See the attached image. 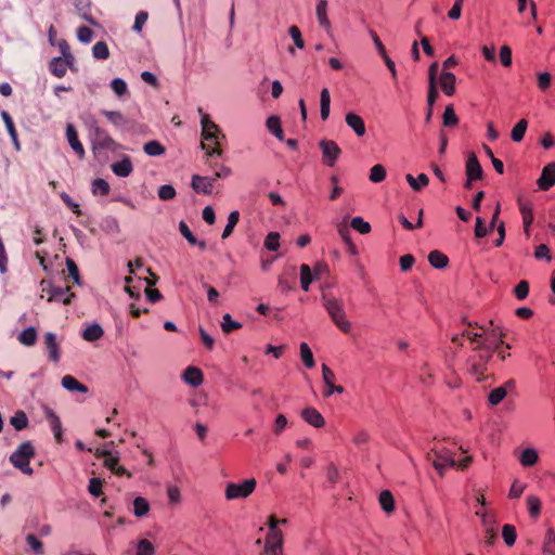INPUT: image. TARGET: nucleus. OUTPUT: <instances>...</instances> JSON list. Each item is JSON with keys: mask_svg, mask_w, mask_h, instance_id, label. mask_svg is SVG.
<instances>
[{"mask_svg": "<svg viewBox=\"0 0 555 555\" xmlns=\"http://www.w3.org/2000/svg\"><path fill=\"white\" fill-rule=\"evenodd\" d=\"M92 55L94 59L100 61H105L109 57V49L106 42L104 41H98L92 47Z\"/></svg>", "mask_w": 555, "mask_h": 555, "instance_id": "38", "label": "nucleus"}, {"mask_svg": "<svg viewBox=\"0 0 555 555\" xmlns=\"http://www.w3.org/2000/svg\"><path fill=\"white\" fill-rule=\"evenodd\" d=\"M386 175L387 172L385 167L380 164H377L371 168L369 179L373 183H379L385 180Z\"/></svg>", "mask_w": 555, "mask_h": 555, "instance_id": "48", "label": "nucleus"}, {"mask_svg": "<svg viewBox=\"0 0 555 555\" xmlns=\"http://www.w3.org/2000/svg\"><path fill=\"white\" fill-rule=\"evenodd\" d=\"M101 114L104 115L107 118V120L118 129L126 128L128 124L127 118L124 116V114H121L118 111L103 109Z\"/></svg>", "mask_w": 555, "mask_h": 555, "instance_id": "25", "label": "nucleus"}, {"mask_svg": "<svg viewBox=\"0 0 555 555\" xmlns=\"http://www.w3.org/2000/svg\"><path fill=\"white\" fill-rule=\"evenodd\" d=\"M215 181H216V178L202 177L198 175H194L192 177L191 186L196 193L208 195V194L212 193Z\"/></svg>", "mask_w": 555, "mask_h": 555, "instance_id": "12", "label": "nucleus"}, {"mask_svg": "<svg viewBox=\"0 0 555 555\" xmlns=\"http://www.w3.org/2000/svg\"><path fill=\"white\" fill-rule=\"evenodd\" d=\"M527 507H528V512H529V515L530 517L532 518H538L540 513H541V501L538 496L535 495H529L527 498Z\"/></svg>", "mask_w": 555, "mask_h": 555, "instance_id": "43", "label": "nucleus"}, {"mask_svg": "<svg viewBox=\"0 0 555 555\" xmlns=\"http://www.w3.org/2000/svg\"><path fill=\"white\" fill-rule=\"evenodd\" d=\"M50 72L57 78H62L67 73V63L62 57H54L49 64Z\"/></svg>", "mask_w": 555, "mask_h": 555, "instance_id": "30", "label": "nucleus"}, {"mask_svg": "<svg viewBox=\"0 0 555 555\" xmlns=\"http://www.w3.org/2000/svg\"><path fill=\"white\" fill-rule=\"evenodd\" d=\"M528 122L526 119H520L512 129L511 138L514 142H520L526 133Z\"/></svg>", "mask_w": 555, "mask_h": 555, "instance_id": "42", "label": "nucleus"}, {"mask_svg": "<svg viewBox=\"0 0 555 555\" xmlns=\"http://www.w3.org/2000/svg\"><path fill=\"white\" fill-rule=\"evenodd\" d=\"M380 507L386 513H391L395 509V499L389 490H383L378 498Z\"/></svg>", "mask_w": 555, "mask_h": 555, "instance_id": "34", "label": "nucleus"}, {"mask_svg": "<svg viewBox=\"0 0 555 555\" xmlns=\"http://www.w3.org/2000/svg\"><path fill=\"white\" fill-rule=\"evenodd\" d=\"M242 324L240 322L232 320L229 313L223 314L221 328L224 334H230L231 332L240 330Z\"/></svg>", "mask_w": 555, "mask_h": 555, "instance_id": "46", "label": "nucleus"}, {"mask_svg": "<svg viewBox=\"0 0 555 555\" xmlns=\"http://www.w3.org/2000/svg\"><path fill=\"white\" fill-rule=\"evenodd\" d=\"M111 168L116 176L121 178L130 176L133 170V166L129 156H125L120 162L112 164Z\"/></svg>", "mask_w": 555, "mask_h": 555, "instance_id": "22", "label": "nucleus"}, {"mask_svg": "<svg viewBox=\"0 0 555 555\" xmlns=\"http://www.w3.org/2000/svg\"><path fill=\"white\" fill-rule=\"evenodd\" d=\"M102 480L100 478H91L88 486V491L91 495L98 498L102 492Z\"/></svg>", "mask_w": 555, "mask_h": 555, "instance_id": "62", "label": "nucleus"}, {"mask_svg": "<svg viewBox=\"0 0 555 555\" xmlns=\"http://www.w3.org/2000/svg\"><path fill=\"white\" fill-rule=\"evenodd\" d=\"M350 227L361 234H367L371 232V224L363 220L361 217H354L351 219Z\"/></svg>", "mask_w": 555, "mask_h": 555, "instance_id": "51", "label": "nucleus"}, {"mask_svg": "<svg viewBox=\"0 0 555 555\" xmlns=\"http://www.w3.org/2000/svg\"><path fill=\"white\" fill-rule=\"evenodd\" d=\"M1 117H2V119L4 121L5 128H7L9 134H10V137L12 139V142H13L15 149L17 151H20L21 150V144H20V141H18V138H17V131L15 129V126H14L12 117L5 111H3L1 113Z\"/></svg>", "mask_w": 555, "mask_h": 555, "instance_id": "26", "label": "nucleus"}, {"mask_svg": "<svg viewBox=\"0 0 555 555\" xmlns=\"http://www.w3.org/2000/svg\"><path fill=\"white\" fill-rule=\"evenodd\" d=\"M322 378L327 389H332L336 377L334 372L326 364L322 365Z\"/></svg>", "mask_w": 555, "mask_h": 555, "instance_id": "60", "label": "nucleus"}, {"mask_svg": "<svg viewBox=\"0 0 555 555\" xmlns=\"http://www.w3.org/2000/svg\"><path fill=\"white\" fill-rule=\"evenodd\" d=\"M91 143L94 153L101 151L114 152L119 147L118 143L108 134V132L98 125H93L91 128Z\"/></svg>", "mask_w": 555, "mask_h": 555, "instance_id": "4", "label": "nucleus"}, {"mask_svg": "<svg viewBox=\"0 0 555 555\" xmlns=\"http://www.w3.org/2000/svg\"><path fill=\"white\" fill-rule=\"evenodd\" d=\"M502 537L504 539V542L508 546L514 545L516 542V539H517V532H516L515 526L509 525V524L504 525L502 527Z\"/></svg>", "mask_w": 555, "mask_h": 555, "instance_id": "45", "label": "nucleus"}, {"mask_svg": "<svg viewBox=\"0 0 555 555\" xmlns=\"http://www.w3.org/2000/svg\"><path fill=\"white\" fill-rule=\"evenodd\" d=\"M482 167L475 153L468 155L466 162V176L469 180H479L482 178Z\"/></svg>", "mask_w": 555, "mask_h": 555, "instance_id": "16", "label": "nucleus"}, {"mask_svg": "<svg viewBox=\"0 0 555 555\" xmlns=\"http://www.w3.org/2000/svg\"><path fill=\"white\" fill-rule=\"evenodd\" d=\"M455 75L448 70H443L439 76L441 90L448 96H452L455 93Z\"/></svg>", "mask_w": 555, "mask_h": 555, "instance_id": "18", "label": "nucleus"}, {"mask_svg": "<svg viewBox=\"0 0 555 555\" xmlns=\"http://www.w3.org/2000/svg\"><path fill=\"white\" fill-rule=\"evenodd\" d=\"M255 478L244 480L242 483L230 482L225 487V499L229 501L248 498L256 489Z\"/></svg>", "mask_w": 555, "mask_h": 555, "instance_id": "5", "label": "nucleus"}, {"mask_svg": "<svg viewBox=\"0 0 555 555\" xmlns=\"http://www.w3.org/2000/svg\"><path fill=\"white\" fill-rule=\"evenodd\" d=\"M429 263L436 269H443L448 266V257L439 250H433L428 254Z\"/></svg>", "mask_w": 555, "mask_h": 555, "instance_id": "32", "label": "nucleus"}, {"mask_svg": "<svg viewBox=\"0 0 555 555\" xmlns=\"http://www.w3.org/2000/svg\"><path fill=\"white\" fill-rule=\"evenodd\" d=\"M288 33H289V36L292 37L295 46L298 49H302L305 47V41L302 39L300 29L297 26L293 25L289 27Z\"/></svg>", "mask_w": 555, "mask_h": 555, "instance_id": "61", "label": "nucleus"}, {"mask_svg": "<svg viewBox=\"0 0 555 555\" xmlns=\"http://www.w3.org/2000/svg\"><path fill=\"white\" fill-rule=\"evenodd\" d=\"M543 552L555 555V532L552 528L546 531L543 542Z\"/></svg>", "mask_w": 555, "mask_h": 555, "instance_id": "50", "label": "nucleus"}, {"mask_svg": "<svg viewBox=\"0 0 555 555\" xmlns=\"http://www.w3.org/2000/svg\"><path fill=\"white\" fill-rule=\"evenodd\" d=\"M104 335V331L99 323H93L87 326L81 336L86 341L93 343L102 338Z\"/></svg>", "mask_w": 555, "mask_h": 555, "instance_id": "24", "label": "nucleus"}, {"mask_svg": "<svg viewBox=\"0 0 555 555\" xmlns=\"http://www.w3.org/2000/svg\"><path fill=\"white\" fill-rule=\"evenodd\" d=\"M202 137L205 142H202L201 146L206 151L207 156H221L222 150L220 147V139H224L225 135L221 132L202 131Z\"/></svg>", "mask_w": 555, "mask_h": 555, "instance_id": "6", "label": "nucleus"}, {"mask_svg": "<svg viewBox=\"0 0 555 555\" xmlns=\"http://www.w3.org/2000/svg\"><path fill=\"white\" fill-rule=\"evenodd\" d=\"M321 118L326 120L330 116L331 95L328 89L324 88L320 94Z\"/></svg>", "mask_w": 555, "mask_h": 555, "instance_id": "35", "label": "nucleus"}, {"mask_svg": "<svg viewBox=\"0 0 555 555\" xmlns=\"http://www.w3.org/2000/svg\"><path fill=\"white\" fill-rule=\"evenodd\" d=\"M405 180L411 189L415 192H421L423 188L427 186L429 183V178L425 173H420L416 178H414L411 173H408L405 176Z\"/></svg>", "mask_w": 555, "mask_h": 555, "instance_id": "27", "label": "nucleus"}, {"mask_svg": "<svg viewBox=\"0 0 555 555\" xmlns=\"http://www.w3.org/2000/svg\"><path fill=\"white\" fill-rule=\"evenodd\" d=\"M315 14L318 18V23L321 28H323L326 33L331 31L332 25L331 21L327 17V1L319 0L315 8Z\"/></svg>", "mask_w": 555, "mask_h": 555, "instance_id": "19", "label": "nucleus"}, {"mask_svg": "<svg viewBox=\"0 0 555 555\" xmlns=\"http://www.w3.org/2000/svg\"><path fill=\"white\" fill-rule=\"evenodd\" d=\"M44 345L46 349L49 353V359L53 362L60 361V348L56 341V336L52 332H48L44 334Z\"/></svg>", "mask_w": 555, "mask_h": 555, "instance_id": "20", "label": "nucleus"}, {"mask_svg": "<svg viewBox=\"0 0 555 555\" xmlns=\"http://www.w3.org/2000/svg\"><path fill=\"white\" fill-rule=\"evenodd\" d=\"M283 533H267L264 553L267 555H283Z\"/></svg>", "mask_w": 555, "mask_h": 555, "instance_id": "11", "label": "nucleus"}, {"mask_svg": "<svg viewBox=\"0 0 555 555\" xmlns=\"http://www.w3.org/2000/svg\"><path fill=\"white\" fill-rule=\"evenodd\" d=\"M26 542L36 554L43 553V544L36 535L28 534L26 537Z\"/></svg>", "mask_w": 555, "mask_h": 555, "instance_id": "64", "label": "nucleus"}, {"mask_svg": "<svg viewBox=\"0 0 555 555\" xmlns=\"http://www.w3.org/2000/svg\"><path fill=\"white\" fill-rule=\"evenodd\" d=\"M36 455L35 448L29 441L21 443L10 455V463L23 474L31 476L34 469L30 467V461Z\"/></svg>", "mask_w": 555, "mask_h": 555, "instance_id": "2", "label": "nucleus"}, {"mask_svg": "<svg viewBox=\"0 0 555 555\" xmlns=\"http://www.w3.org/2000/svg\"><path fill=\"white\" fill-rule=\"evenodd\" d=\"M502 332L499 328H492L491 331H485L483 340L480 345H476L474 350H498L503 344Z\"/></svg>", "mask_w": 555, "mask_h": 555, "instance_id": "9", "label": "nucleus"}, {"mask_svg": "<svg viewBox=\"0 0 555 555\" xmlns=\"http://www.w3.org/2000/svg\"><path fill=\"white\" fill-rule=\"evenodd\" d=\"M322 301L333 323L343 333H349L351 331V323L347 319L343 301L335 297H328L325 294L322 295Z\"/></svg>", "mask_w": 555, "mask_h": 555, "instance_id": "1", "label": "nucleus"}, {"mask_svg": "<svg viewBox=\"0 0 555 555\" xmlns=\"http://www.w3.org/2000/svg\"><path fill=\"white\" fill-rule=\"evenodd\" d=\"M66 139L69 146L73 149L78 158L83 159L86 156L85 147L78 138V132L75 126L70 122L66 125Z\"/></svg>", "mask_w": 555, "mask_h": 555, "instance_id": "10", "label": "nucleus"}, {"mask_svg": "<svg viewBox=\"0 0 555 555\" xmlns=\"http://www.w3.org/2000/svg\"><path fill=\"white\" fill-rule=\"evenodd\" d=\"M268 130L280 141L284 140L283 129L281 127V119L279 116L272 115L266 121Z\"/></svg>", "mask_w": 555, "mask_h": 555, "instance_id": "28", "label": "nucleus"}, {"mask_svg": "<svg viewBox=\"0 0 555 555\" xmlns=\"http://www.w3.org/2000/svg\"><path fill=\"white\" fill-rule=\"evenodd\" d=\"M427 461L431 463L440 476L444 475V472L448 467H455L456 465L453 453L440 444H436L427 453Z\"/></svg>", "mask_w": 555, "mask_h": 555, "instance_id": "3", "label": "nucleus"}, {"mask_svg": "<svg viewBox=\"0 0 555 555\" xmlns=\"http://www.w3.org/2000/svg\"><path fill=\"white\" fill-rule=\"evenodd\" d=\"M529 282L526 280H521L515 287H514V295L518 300H524L528 297L529 294Z\"/></svg>", "mask_w": 555, "mask_h": 555, "instance_id": "55", "label": "nucleus"}, {"mask_svg": "<svg viewBox=\"0 0 555 555\" xmlns=\"http://www.w3.org/2000/svg\"><path fill=\"white\" fill-rule=\"evenodd\" d=\"M301 417L304 418L305 422H307L314 428H321L325 425V420L322 416V414L315 408L312 406L304 409L301 411Z\"/></svg>", "mask_w": 555, "mask_h": 555, "instance_id": "15", "label": "nucleus"}, {"mask_svg": "<svg viewBox=\"0 0 555 555\" xmlns=\"http://www.w3.org/2000/svg\"><path fill=\"white\" fill-rule=\"evenodd\" d=\"M506 387H496L488 395V402L490 405H498L506 397Z\"/></svg>", "mask_w": 555, "mask_h": 555, "instance_id": "44", "label": "nucleus"}, {"mask_svg": "<svg viewBox=\"0 0 555 555\" xmlns=\"http://www.w3.org/2000/svg\"><path fill=\"white\" fill-rule=\"evenodd\" d=\"M46 417L50 423L52 431H61L62 430V423L60 417L54 413L53 410L50 408H46L44 410Z\"/></svg>", "mask_w": 555, "mask_h": 555, "instance_id": "53", "label": "nucleus"}, {"mask_svg": "<svg viewBox=\"0 0 555 555\" xmlns=\"http://www.w3.org/2000/svg\"><path fill=\"white\" fill-rule=\"evenodd\" d=\"M158 197L163 201L172 199L176 195V190L170 184H164L158 189Z\"/></svg>", "mask_w": 555, "mask_h": 555, "instance_id": "59", "label": "nucleus"}, {"mask_svg": "<svg viewBox=\"0 0 555 555\" xmlns=\"http://www.w3.org/2000/svg\"><path fill=\"white\" fill-rule=\"evenodd\" d=\"M238 220H240V214L237 210H233L229 214L228 223H227V225L222 232V235H221V237L223 240L228 238L233 233V230L236 227Z\"/></svg>", "mask_w": 555, "mask_h": 555, "instance_id": "40", "label": "nucleus"}, {"mask_svg": "<svg viewBox=\"0 0 555 555\" xmlns=\"http://www.w3.org/2000/svg\"><path fill=\"white\" fill-rule=\"evenodd\" d=\"M155 554V547L146 539H142L138 542L137 545V555H154Z\"/></svg>", "mask_w": 555, "mask_h": 555, "instance_id": "56", "label": "nucleus"}, {"mask_svg": "<svg viewBox=\"0 0 555 555\" xmlns=\"http://www.w3.org/2000/svg\"><path fill=\"white\" fill-rule=\"evenodd\" d=\"M150 511V503L146 499L142 498V496H137L134 500H133V514L141 518L145 515H147Z\"/></svg>", "mask_w": 555, "mask_h": 555, "instance_id": "36", "label": "nucleus"}, {"mask_svg": "<svg viewBox=\"0 0 555 555\" xmlns=\"http://www.w3.org/2000/svg\"><path fill=\"white\" fill-rule=\"evenodd\" d=\"M314 276L311 272V269L308 264L304 263L300 266V283H301V288L304 291H308L309 289V286L310 284L312 283Z\"/></svg>", "mask_w": 555, "mask_h": 555, "instance_id": "41", "label": "nucleus"}, {"mask_svg": "<svg viewBox=\"0 0 555 555\" xmlns=\"http://www.w3.org/2000/svg\"><path fill=\"white\" fill-rule=\"evenodd\" d=\"M300 357H301L304 364L308 369H311L314 366L315 363H314L313 353L307 343L300 344Z\"/></svg>", "mask_w": 555, "mask_h": 555, "instance_id": "47", "label": "nucleus"}, {"mask_svg": "<svg viewBox=\"0 0 555 555\" xmlns=\"http://www.w3.org/2000/svg\"><path fill=\"white\" fill-rule=\"evenodd\" d=\"M18 341L24 346H34L37 341V331L34 326H29L22 331L18 335Z\"/></svg>", "mask_w": 555, "mask_h": 555, "instance_id": "33", "label": "nucleus"}, {"mask_svg": "<svg viewBox=\"0 0 555 555\" xmlns=\"http://www.w3.org/2000/svg\"><path fill=\"white\" fill-rule=\"evenodd\" d=\"M10 423L17 431H21L28 426L29 422L26 413L20 410L11 417Z\"/></svg>", "mask_w": 555, "mask_h": 555, "instance_id": "37", "label": "nucleus"}, {"mask_svg": "<svg viewBox=\"0 0 555 555\" xmlns=\"http://www.w3.org/2000/svg\"><path fill=\"white\" fill-rule=\"evenodd\" d=\"M179 231L182 236L189 242L191 245H195L197 243V238L193 235L190 228L184 221H180Z\"/></svg>", "mask_w": 555, "mask_h": 555, "instance_id": "63", "label": "nucleus"}, {"mask_svg": "<svg viewBox=\"0 0 555 555\" xmlns=\"http://www.w3.org/2000/svg\"><path fill=\"white\" fill-rule=\"evenodd\" d=\"M322 151V160L327 167H333L341 154V150L335 141L323 139L319 142Z\"/></svg>", "mask_w": 555, "mask_h": 555, "instance_id": "8", "label": "nucleus"}, {"mask_svg": "<svg viewBox=\"0 0 555 555\" xmlns=\"http://www.w3.org/2000/svg\"><path fill=\"white\" fill-rule=\"evenodd\" d=\"M109 184L101 178L94 179L92 182V192L93 194L107 195L109 193Z\"/></svg>", "mask_w": 555, "mask_h": 555, "instance_id": "54", "label": "nucleus"}, {"mask_svg": "<svg viewBox=\"0 0 555 555\" xmlns=\"http://www.w3.org/2000/svg\"><path fill=\"white\" fill-rule=\"evenodd\" d=\"M62 386L67 389L68 391H79V392H87L88 387L83 384H81L78 379L73 377L72 375H65L62 378Z\"/></svg>", "mask_w": 555, "mask_h": 555, "instance_id": "29", "label": "nucleus"}, {"mask_svg": "<svg viewBox=\"0 0 555 555\" xmlns=\"http://www.w3.org/2000/svg\"><path fill=\"white\" fill-rule=\"evenodd\" d=\"M442 124L444 127H454L459 124V118L454 112L453 106L450 104L446 107L443 116H442Z\"/></svg>", "mask_w": 555, "mask_h": 555, "instance_id": "49", "label": "nucleus"}, {"mask_svg": "<svg viewBox=\"0 0 555 555\" xmlns=\"http://www.w3.org/2000/svg\"><path fill=\"white\" fill-rule=\"evenodd\" d=\"M345 121L348 125V127H350L358 137H363L365 134V132H366L365 124H364L363 118L360 115H358L353 112H350L346 115Z\"/></svg>", "mask_w": 555, "mask_h": 555, "instance_id": "17", "label": "nucleus"}, {"mask_svg": "<svg viewBox=\"0 0 555 555\" xmlns=\"http://www.w3.org/2000/svg\"><path fill=\"white\" fill-rule=\"evenodd\" d=\"M482 352L478 354L477 358H473L469 360L470 367L469 373L470 375L476 377V380L478 383L482 382L485 379L483 374L487 371V364L492 358V350H481Z\"/></svg>", "mask_w": 555, "mask_h": 555, "instance_id": "7", "label": "nucleus"}, {"mask_svg": "<svg viewBox=\"0 0 555 555\" xmlns=\"http://www.w3.org/2000/svg\"><path fill=\"white\" fill-rule=\"evenodd\" d=\"M198 113L202 115L201 125L202 131H212V132H221L218 125L215 124L209 115L204 114L202 108H198Z\"/></svg>", "mask_w": 555, "mask_h": 555, "instance_id": "52", "label": "nucleus"}, {"mask_svg": "<svg viewBox=\"0 0 555 555\" xmlns=\"http://www.w3.org/2000/svg\"><path fill=\"white\" fill-rule=\"evenodd\" d=\"M537 184L542 191H547L555 184V163H550L542 169Z\"/></svg>", "mask_w": 555, "mask_h": 555, "instance_id": "13", "label": "nucleus"}, {"mask_svg": "<svg viewBox=\"0 0 555 555\" xmlns=\"http://www.w3.org/2000/svg\"><path fill=\"white\" fill-rule=\"evenodd\" d=\"M143 151L149 156H160L165 153V147L158 141L152 140L143 145Z\"/></svg>", "mask_w": 555, "mask_h": 555, "instance_id": "39", "label": "nucleus"}, {"mask_svg": "<svg viewBox=\"0 0 555 555\" xmlns=\"http://www.w3.org/2000/svg\"><path fill=\"white\" fill-rule=\"evenodd\" d=\"M111 88L117 96H122L128 92L127 83L121 78H114L111 81Z\"/></svg>", "mask_w": 555, "mask_h": 555, "instance_id": "57", "label": "nucleus"}, {"mask_svg": "<svg viewBox=\"0 0 555 555\" xmlns=\"http://www.w3.org/2000/svg\"><path fill=\"white\" fill-rule=\"evenodd\" d=\"M280 234L278 232H270L264 240V247L269 250H278L280 243Z\"/></svg>", "mask_w": 555, "mask_h": 555, "instance_id": "58", "label": "nucleus"}, {"mask_svg": "<svg viewBox=\"0 0 555 555\" xmlns=\"http://www.w3.org/2000/svg\"><path fill=\"white\" fill-rule=\"evenodd\" d=\"M538 461L539 454L532 448L525 449L519 455V462L525 467L533 466Z\"/></svg>", "mask_w": 555, "mask_h": 555, "instance_id": "31", "label": "nucleus"}, {"mask_svg": "<svg viewBox=\"0 0 555 555\" xmlns=\"http://www.w3.org/2000/svg\"><path fill=\"white\" fill-rule=\"evenodd\" d=\"M183 378L189 385L197 387L203 383L204 376L199 369L195 366H189L183 373Z\"/></svg>", "mask_w": 555, "mask_h": 555, "instance_id": "23", "label": "nucleus"}, {"mask_svg": "<svg viewBox=\"0 0 555 555\" xmlns=\"http://www.w3.org/2000/svg\"><path fill=\"white\" fill-rule=\"evenodd\" d=\"M73 4L78 15L92 25H96L95 20L91 15V1L90 0H73Z\"/></svg>", "mask_w": 555, "mask_h": 555, "instance_id": "21", "label": "nucleus"}, {"mask_svg": "<svg viewBox=\"0 0 555 555\" xmlns=\"http://www.w3.org/2000/svg\"><path fill=\"white\" fill-rule=\"evenodd\" d=\"M40 285L42 287V293H47L49 295L48 301H60L62 297L70 291L69 286L65 288L55 286L48 280H42Z\"/></svg>", "mask_w": 555, "mask_h": 555, "instance_id": "14", "label": "nucleus"}]
</instances>
